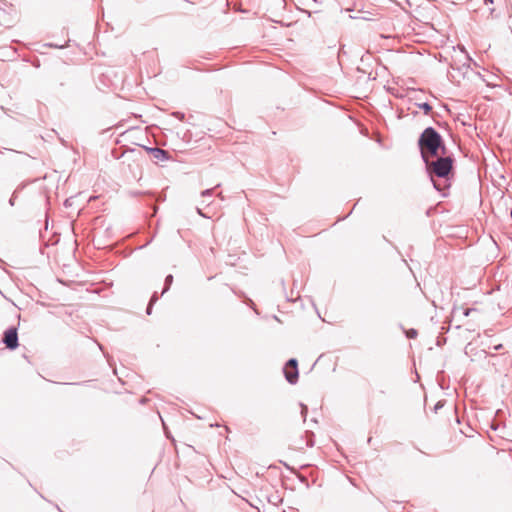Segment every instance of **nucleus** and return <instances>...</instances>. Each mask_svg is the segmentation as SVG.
<instances>
[{"label":"nucleus","mask_w":512,"mask_h":512,"mask_svg":"<svg viewBox=\"0 0 512 512\" xmlns=\"http://www.w3.org/2000/svg\"><path fill=\"white\" fill-rule=\"evenodd\" d=\"M436 159L427 157L423 159L427 172L437 191H445L450 187V176H452L453 157L450 155L435 156Z\"/></svg>","instance_id":"1"},{"label":"nucleus","mask_w":512,"mask_h":512,"mask_svg":"<svg viewBox=\"0 0 512 512\" xmlns=\"http://www.w3.org/2000/svg\"><path fill=\"white\" fill-rule=\"evenodd\" d=\"M418 145L421 150L422 159L438 156L439 150H441L442 155L446 154L443 139L433 127H427L421 133L418 139Z\"/></svg>","instance_id":"2"},{"label":"nucleus","mask_w":512,"mask_h":512,"mask_svg":"<svg viewBox=\"0 0 512 512\" xmlns=\"http://www.w3.org/2000/svg\"><path fill=\"white\" fill-rule=\"evenodd\" d=\"M2 341L8 349H10V350L16 349L19 345L17 328L14 326L8 328L4 332Z\"/></svg>","instance_id":"3"},{"label":"nucleus","mask_w":512,"mask_h":512,"mask_svg":"<svg viewBox=\"0 0 512 512\" xmlns=\"http://www.w3.org/2000/svg\"><path fill=\"white\" fill-rule=\"evenodd\" d=\"M154 159L159 161H167L170 158L169 152L158 147H145Z\"/></svg>","instance_id":"4"},{"label":"nucleus","mask_w":512,"mask_h":512,"mask_svg":"<svg viewBox=\"0 0 512 512\" xmlns=\"http://www.w3.org/2000/svg\"><path fill=\"white\" fill-rule=\"evenodd\" d=\"M284 368H287V369H294V374H292V378H296V377H299V372H298V362L295 358H291L287 361V363L285 364Z\"/></svg>","instance_id":"5"},{"label":"nucleus","mask_w":512,"mask_h":512,"mask_svg":"<svg viewBox=\"0 0 512 512\" xmlns=\"http://www.w3.org/2000/svg\"><path fill=\"white\" fill-rule=\"evenodd\" d=\"M283 372H284V375H285V378L286 380L290 383V384H295L297 381H298V377L296 378H292V374H294V369H287V368H284L283 369Z\"/></svg>","instance_id":"6"},{"label":"nucleus","mask_w":512,"mask_h":512,"mask_svg":"<svg viewBox=\"0 0 512 512\" xmlns=\"http://www.w3.org/2000/svg\"><path fill=\"white\" fill-rule=\"evenodd\" d=\"M306 437V447H313L314 446V433L312 431H306L305 432Z\"/></svg>","instance_id":"7"},{"label":"nucleus","mask_w":512,"mask_h":512,"mask_svg":"<svg viewBox=\"0 0 512 512\" xmlns=\"http://www.w3.org/2000/svg\"><path fill=\"white\" fill-rule=\"evenodd\" d=\"M172 283H173V276L171 274H169L165 278L164 289L161 293L162 295L165 294L170 289V286L172 285Z\"/></svg>","instance_id":"8"},{"label":"nucleus","mask_w":512,"mask_h":512,"mask_svg":"<svg viewBox=\"0 0 512 512\" xmlns=\"http://www.w3.org/2000/svg\"><path fill=\"white\" fill-rule=\"evenodd\" d=\"M157 300H158V294L155 292V293L152 295V297H151V299H150V302H149V304H148V306H147V309H146V313H147L148 315H150V314L152 313V307H153V305L157 302Z\"/></svg>","instance_id":"9"},{"label":"nucleus","mask_w":512,"mask_h":512,"mask_svg":"<svg viewBox=\"0 0 512 512\" xmlns=\"http://www.w3.org/2000/svg\"><path fill=\"white\" fill-rule=\"evenodd\" d=\"M417 105L420 109H422L424 111L425 114H429L432 111V106L427 102L420 103Z\"/></svg>","instance_id":"10"},{"label":"nucleus","mask_w":512,"mask_h":512,"mask_svg":"<svg viewBox=\"0 0 512 512\" xmlns=\"http://www.w3.org/2000/svg\"><path fill=\"white\" fill-rule=\"evenodd\" d=\"M220 185H216L214 188L206 189L201 192L202 197H211L213 195L214 189L219 187Z\"/></svg>","instance_id":"11"},{"label":"nucleus","mask_w":512,"mask_h":512,"mask_svg":"<svg viewBox=\"0 0 512 512\" xmlns=\"http://www.w3.org/2000/svg\"><path fill=\"white\" fill-rule=\"evenodd\" d=\"M24 186H21V187H18L12 194L11 198L9 199V204L10 206H14L15 205V199L17 197V193L20 189H22Z\"/></svg>","instance_id":"12"},{"label":"nucleus","mask_w":512,"mask_h":512,"mask_svg":"<svg viewBox=\"0 0 512 512\" xmlns=\"http://www.w3.org/2000/svg\"><path fill=\"white\" fill-rule=\"evenodd\" d=\"M300 407H301V416L303 417V420L306 421L308 407L303 403L300 404Z\"/></svg>","instance_id":"13"},{"label":"nucleus","mask_w":512,"mask_h":512,"mask_svg":"<svg viewBox=\"0 0 512 512\" xmlns=\"http://www.w3.org/2000/svg\"><path fill=\"white\" fill-rule=\"evenodd\" d=\"M417 334H418V333H417V330H415V329H413V328H411V329H409V330H407V331H406V336H407L408 338H415V337L417 336Z\"/></svg>","instance_id":"14"},{"label":"nucleus","mask_w":512,"mask_h":512,"mask_svg":"<svg viewBox=\"0 0 512 512\" xmlns=\"http://www.w3.org/2000/svg\"><path fill=\"white\" fill-rule=\"evenodd\" d=\"M172 116L176 117V118H177V119H179L180 121H183V120H184V118H185L184 113L179 112V111L173 112V113H172Z\"/></svg>","instance_id":"15"},{"label":"nucleus","mask_w":512,"mask_h":512,"mask_svg":"<svg viewBox=\"0 0 512 512\" xmlns=\"http://www.w3.org/2000/svg\"><path fill=\"white\" fill-rule=\"evenodd\" d=\"M268 500L270 503H273L274 505L281 501L278 495H273Z\"/></svg>","instance_id":"16"},{"label":"nucleus","mask_w":512,"mask_h":512,"mask_svg":"<svg viewBox=\"0 0 512 512\" xmlns=\"http://www.w3.org/2000/svg\"><path fill=\"white\" fill-rule=\"evenodd\" d=\"M472 311H474V309H471V308H465V309H463V315H464L465 317H467V316H469V315H470V313H471Z\"/></svg>","instance_id":"17"},{"label":"nucleus","mask_w":512,"mask_h":512,"mask_svg":"<svg viewBox=\"0 0 512 512\" xmlns=\"http://www.w3.org/2000/svg\"><path fill=\"white\" fill-rule=\"evenodd\" d=\"M196 211L197 213L202 216V217H206V215L202 212V210L200 208H196Z\"/></svg>","instance_id":"18"},{"label":"nucleus","mask_w":512,"mask_h":512,"mask_svg":"<svg viewBox=\"0 0 512 512\" xmlns=\"http://www.w3.org/2000/svg\"><path fill=\"white\" fill-rule=\"evenodd\" d=\"M502 348H503L502 344H498V345L494 346V350H496V351L501 350Z\"/></svg>","instance_id":"19"},{"label":"nucleus","mask_w":512,"mask_h":512,"mask_svg":"<svg viewBox=\"0 0 512 512\" xmlns=\"http://www.w3.org/2000/svg\"><path fill=\"white\" fill-rule=\"evenodd\" d=\"M442 407V404L440 402H438L436 405H435V410L439 409Z\"/></svg>","instance_id":"20"},{"label":"nucleus","mask_w":512,"mask_h":512,"mask_svg":"<svg viewBox=\"0 0 512 512\" xmlns=\"http://www.w3.org/2000/svg\"><path fill=\"white\" fill-rule=\"evenodd\" d=\"M484 2H485L486 4H488V3H493V0H484Z\"/></svg>","instance_id":"21"},{"label":"nucleus","mask_w":512,"mask_h":512,"mask_svg":"<svg viewBox=\"0 0 512 512\" xmlns=\"http://www.w3.org/2000/svg\"><path fill=\"white\" fill-rule=\"evenodd\" d=\"M218 197H219L220 199H222V200L224 199V196L222 195V193H219V194H218Z\"/></svg>","instance_id":"22"},{"label":"nucleus","mask_w":512,"mask_h":512,"mask_svg":"<svg viewBox=\"0 0 512 512\" xmlns=\"http://www.w3.org/2000/svg\"><path fill=\"white\" fill-rule=\"evenodd\" d=\"M466 57H467V60H468V61H471V60H472V59H471V57H470L468 54L466 55Z\"/></svg>","instance_id":"23"}]
</instances>
